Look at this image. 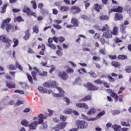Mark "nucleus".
Wrapping results in <instances>:
<instances>
[{
  "mask_svg": "<svg viewBox=\"0 0 131 131\" xmlns=\"http://www.w3.org/2000/svg\"><path fill=\"white\" fill-rule=\"evenodd\" d=\"M11 21V18H7L6 19L3 20L2 25H1V28L2 29H4L5 27V29L7 32H10L12 30L13 31L14 27L12 26L11 24H9Z\"/></svg>",
  "mask_w": 131,
  "mask_h": 131,
  "instance_id": "f257e3e1",
  "label": "nucleus"
},
{
  "mask_svg": "<svg viewBox=\"0 0 131 131\" xmlns=\"http://www.w3.org/2000/svg\"><path fill=\"white\" fill-rule=\"evenodd\" d=\"M47 74H48V72L43 71L42 73H40L36 68H34L33 71L31 72L32 76L35 81L37 80V78H36L37 75H40V76H47Z\"/></svg>",
  "mask_w": 131,
  "mask_h": 131,
  "instance_id": "f03ea898",
  "label": "nucleus"
},
{
  "mask_svg": "<svg viewBox=\"0 0 131 131\" xmlns=\"http://www.w3.org/2000/svg\"><path fill=\"white\" fill-rule=\"evenodd\" d=\"M0 40H2L3 42H6L7 48H10V47H11V45L13 43L11 39H10L9 37H7L6 35H2L0 36Z\"/></svg>",
  "mask_w": 131,
  "mask_h": 131,
  "instance_id": "7ed1b4c3",
  "label": "nucleus"
},
{
  "mask_svg": "<svg viewBox=\"0 0 131 131\" xmlns=\"http://www.w3.org/2000/svg\"><path fill=\"white\" fill-rule=\"evenodd\" d=\"M76 126H77V129L86 128L88 127V123L84 121L77 120L75 122Z\"/></svg>",
  "mask_w": 131,
  "mask_h": 131,
  "instance_id": "20e7f679",
  "label": "nucleus"
},
{
  "mask_svg": "<svg viewBox=\"0 0 131 131\" xmlns=\"http://www.w3.org/2000/svg\"><path fill=\"white\" fill-rule=\"evenodd\" d=\"M43 85L44 88H47V89H54V88H57V83L55 81L51 80L45 82Z\"/></svg>",
  "mask_w": 131,
  "mask_h": 131,
  "instance_id": "39448f33",
  "label": "nucleus"
},
{
  "mask_svg": "<svg viewBox=\"0 0 131 131\" xmlns=\"http://www.w3.org/2000/svg\"><path fill=\"white\" fill-rule=\"evenodd\" d=\"M38 124H42L43 123V119H47L48 118V113H47L46 115H43L42 114H40L38 115Z\"/></svg>",
  "mask_w": 131,
  "mask_h": 131,
  "instance_id": "423d86ee",
  "label": "nucleus"
},
{
  "mask_svg": "<svg viewBox=\"0 0 131 131\" xmlns=\"http://www.w3.org/2000/svg\"><path fill=\"white\" fill-rule=\"evenodd\" d=\"M106 91L107 93H109V94L111 95V97L114 99L115 102L118 101V95H117L115 92H113V90L111 89H107Z\"/></svg>",
  "mask_w": 131,
  "mask_h": 131,
  "instance_id": "0eeeda50",
  "label": "nucleus"
},
{
  "mask_svg": "<svg viewBox=\"0 0 131 131\" xmlns=\"http://www.w3.org/2000/svg\"><path fill=\"white\" fill-rule=\"evenodd\" d=\"M57 89L58 90L59 93L58 94H53V97H56V98H61V97H63L64 96V94H65V91L63 90V89L58 87L57 88Z\"/></svg>",
  "mask_w": 131,
  "mask_h": 131,
  "instance_id": "6e6552de",
  "label": "nucleus"
},
{
  "mask_svg": "<svg viewBox=\"0 0 131 131\" xmlns=\"http://www.w3.org/2000/svg\"><path fill=\"white\" fill-rule=\"evenodd\" d=\"M86 86L88 91H98L99 90V88L98 86H94V85L91 82H88Z\"/></svg>",
  "mask_w": 131,
  "mask_h": 131,
  "instance_id": "1a4fd4ad",
  "label": "nucleus"
},
{
  "mask_svg": "<svg viewBox=\"0 0 131 131\" xmlns=\"http://www.w3.org/2000/svg\"><path fill=\"white\" fill-rule=\"evenodd\" d=\"M58 76L60 77L62 80H67L68 79V74H67L66 72H59Z\"/></svg>",
  "mask_w": 131,
  "mask_h": 131,
  "instance_id": "9d476101",
  "label": "nucleus"
},
{
  "mask_svg": "<svg viewBox=\"0 0 131 131\" xmlns=\"http://www.w3.org/2000/svg\"><path fill=\"white\" fill-rule=\"evenodd\" d=\"M6 87L10 90L16 89V83L7 81H6Z\"/></svg>",
  "mask_w": 131,
  "mask_h": 131,
  "instance_id": "9b49d317",
  "label": "nucleus"
},
{
  "mask_svg": "<svg viewBox=\"0 0 131 131\" xmlns=\"http://www.w3.org/2000/svg\"><path fill=\"white\" fill-rule=\"evenodd\" d=\"M62 23L61 20H55L54 24L53 25V27L56 28L57 30L62 29V26L59 24H61Z\"/></svg>",
  "mask_w": 131,
  "mask_h": 131,
  "instance_id": "f8f14e48",
  "label": "nucleus"
},
{
  "mask_svg": "<svg viewBox=\"0 0 131 131\" xmlns=\"http://www.w3.org/2000/svg\"><path fill=\"white\" fill-rule=\"evenodd\" d=\"M68 124V122H61L60 123L56 125L54 128H57V129H63L66 127V125Z\"/></svg>",
  "mask_w": 131,
  "mask_h": 131,
  "instance_id": "ddd939ff",
  "label": "nucleus"
},
{
  "mask_svg": "<svg viewBox=\"0 0 131 131\" xmlns=\"http://www.w3.org/2000/svg\"><path fill=\"white\" fill-rule=\"evenodd\" d=\"M38 90L40 93L41 94H51L52 93V90H47L45 88H43L42 86H39L38 88Z\"/></svg>",
  "mask_w": 131,
  "mask_h": 131,
  "instance_id": "4468645a",
  "label": "nucleus"
},
{
  "mask_svg": "<svg viewBox=\"0 0 131 131\" xmlns=\"http://www.w3.org/2000/svg\"><path fill=\"white\" fill-rule=\"evenodd\" d=\"M114 15H115V17H114L115 21H122V20L123 19V16H122V14L119 13H115Z\"/></svg>",
  "mask_w": 131,
  "mask_h": 131,
  "instance_id": "2eb2a0df",
  "label": "nucleus"
},
{
  "mask_svg": "<svg viewBox=\"0 0 131 131\" xmlns=\"http://www.w3.org/2000/svg\"><path fill=\"white\" fill-rule=\"evenodd\" d=\"M71 10L72 11L73 14H78V13H80L81 11L78 6H72Z\"/></svg>",
  "mask_w": 131,
  "mask_h": 131,
  "instance_id": "dca6fc26",
  "label": "nucleus"
},
{
  "mask_svg": "<svg viewBox=\"0 0 131 131\" xmlns=\"http://www.w3.org/2000/svg\"><path fill=\"white\" fill-rule=\"evenodd\" d=\"M71 21V23L73 25V27H78L79 26V24L78 23V19H76V18L73 17Z\"/></svg>",
  "mask_w": 131,
  "mask_h": 131,
  "instance_id": "f3484780",
  "label": "nucleus"
},
{
  "mask_svg": "<svg viewBox=\"0 0 131 131\" xmlns=\"http://www.w3.org/2000/svg\"><path fill=\"white\" fill-rule=\"evenodd\" d=\"M37 124H38V122L37 121H33L31 122L30 125H29L30 129H32V130L36 129Z\"/></svg>",
  "mask_w": 131,
  "mask_h": 131,
  "instance_id": "a211bd4d",
  "label": "nucleus"
},
{
  "mask_svg": "<svg viewBox=\"0 0 131 131\" xmlns=\"http://www.w3.org/2000/svg\"><path fill=\"white\" fill-rule=\"evenodd\" d=\"M102 36H104L106 38H112V34L110 32V30L103 32Z\"/></svg>",
  "mask_w": 131,
  "mask_h": 131,
  "instance_id": "6ab92c4d",
  "label": "nucleus"
},
{
  "mask_svg": "<svg viewBox=\"0 0 131 131\" xmlns=\"http://www.w3.org/2000/svg\"><path fill=\"white\" fill-rule=\"evenodd\" d=\"M25 35L23 36L24 39L25 40H28L29 38H30V35H31V34L29 30H27L25 32Z\"/></svg>",
  "mask_w": 131,
  "mask_h": 131,
  "instance_id": "aec40b11",
  "label": "nucleus"
},
{
  "mask_svg": "<svg viewBox=\"0 0 131 131\" xmlns=\"http://www.w3.org/2000/svg\"><path fill=\"white\" fill-rule=\"evenodd\" d=\"M93 9L96 11V12H100V10H102L103 9V7H102V5H99V4L96 3L93 6Z\"/></svg>",
  "mask_w": 131,
  "mask_h": 131,
  "instance_id": "412c9836",
  "label": "nucleus"
},
{
  "mask_svg": "<svg viewBox=\"0 0 131 131\" xmlns=\"http://www.w3.org/2000/svg\"><path fill=\"white\" fill-rule=\"evenodd\" d=\"M118 61H122L123 60H127V56L126 55H119L117 57Z\"/></svg>",
  "mask_w": 131,
  "mask_h": 131,
  "instance_id": "4be33fe9",
  "label": "nucleus"
},
{
  "mask_svg": "<svg viewBox=\"0 0 131 131\" xmlns=\"http://www.w3.org/2000/svg\"><path fill=\"white\" fill-rule=\"evenodd\" d=\"M125 28H126V26H124V25H121L120 26V32L123 34H125L126 33Z\"/></svg>",
  "mask_w": 131,
  "mask_h": 131,
  "instance_id": "5701e85b",
  "label": "nucleus"
},
{
  "mask_svg": "<svg viewBox=\"0 0 131 131\" xmlns=\"http://www.w3.org/2000/svg\"><path fill=\"white\" fill-rule=\"evenodd\" d=\"M110 32L112 33V35H117L118 34V27H114L113 31H111Z\"/></svg>",
  "mask_w": 131,
  "mask_h": 131,
  "instance_id": "b1692460",
  "label": "nucleus"
},
{
  "mask_svg": "<svg viewBox=\"0 0 131 131\" xmlns=\"http://www.w3.org/2000/svg\"><path fill=\"white\" fill-rule=\"evenodd\" d=\"M114 12L116 13H122L123 12V8L121 6H118L116 9H114Z\"/></svg>",
  "mask_w": 131,
  "mask_h": 131,
  "instance_id": "393cba45",
  "label": "nucleus"
},
{
  "mask_svg": "<svg viewBox=\"0 0 131 131\" xmlns=\"http://www.w3.org/2000/svg\"><path fill=\"white\" fill-rule=\"evenodd\" d=\"M110 30V28L109 27V26H108L107 24H106L101 28L102 32H104V31H109Z\"/></svg>",
  "mask_w": 131,
  "mask_h": 131,
  "instance_id": "a878e982",
  "label": "nucleus"
},
{
  "mask_svg": "<svg viewBox=\"0 0 131 131\" xmlns=\"http://www.w3.org/2000/svg\"><path fill=\"white\" fill-rule=\"evenodd\" d=\"M99 19L101 21H104V20H109V16L107 15H102L99 16Z\"/></svg>",
  "mask_w": 131,
  "mask_h": 131,
  "instance_id": "bb28decb",
  "label": "nucleus"
},
{
  "mask_svg": "<svg viewBox=\"0 0 131 131\" xmlns=\"http://www.w3.org/2000/svg\"><path fill=\"white\" fill-rule=\"evenodd\" d=\"M90 100H92V96L91 95H88L85 96L83 98L81 99V101L86 102V101H90Z\"/></svg>",
  "mask_w": 131,
  "mask_h": 131,
  "instance_id": "cd10ccee",
  "label": "nucleus"
},
{
  "mask_svg": "<svg viewBox=\"0 0 131 131\" xmlns=\"http://www.w3.org/2000/svg\"><path fill=\"white\" fill-rule=\"evenodd\" d=\"M96 112H97V110L95 108H92L88 112L87 114H88V115H93V114H95Z\"/></svg>",
  "mask_w": 131,
  "mask_h": 131,
  "instance_id": "c85d7f7f",
  "label": "nucleus"
},
{
  "mask_svg": "<svg viewBox=\"0 0 131 131\" xmlns=\"http://www.w3.org/2000/svg\"><path fill=\"white\" fill-rule=\"evenodd\" d=\"M23 12H24V13H26V14H27V15L29 16V15H30V13H31V11L30 10V9H29V8L25 7L23 10Z\"/></svg>",
  "mask_w": 131,
  "mask_h": 131,
  "instance_id": "c756f323",
  "label": "nucleus"
},
{
  "mask_svg": "<svg viewBox=\"0 0 131 131\" xmlns=\"http://www.w3.org/2000/svg\"><path fill=\"white\" fill-rule=\"evenodd\" d=\"M60 11L61 12H68V11H69V7L65 6H62L60 7Z\"/></svg>",
  "mask_w": 131,
  "mask_h": 131,
  "instance_id": "7c9ffc66",
  "label": "nucleus"
},
{
  "mask_svg": "<svg viewBox=\"0 0 131 131\" xmlns=\"http://www.w3.org/2000/svg\"><path fill=\"white\" fill-rule=\"evenodd\" d=\"M73 110L71 108H67L64 111V114H73Z\"/></svg>",
  "mask_w": 131,
  "mask_h": 131,
  "instance_id": "2f4dec72",
  "label": "nucleus"
},
{
  "mask_svg": "<svg viewBox=\"0 0 131 131\" xmlns=\"http://www.w3.org/2000/svg\"><path fill=\"white\" fill-rule=\"evenodd\" d=\"M32 29L33 32H34V33H36V34H37V33L39 32V29H38V26L35 25L33 27Z\"/></svg>",
  "mask_w": 131,
  "mask_h": 131,
  "instance_id": "473e14b6",
  "label": "nucleus"
},
{
  "mask_svg": "<svg viewBox=\"0 0 131 131\" xmlns=\"http://www.w3.org/2000/svg\"><path fill=\"white\" fill-rule=\"evenodd\" d=\"M113 128H114L115 131H120L121 129V126L115 125L112 126Z\"/></svg>",
  "mask_w": 131,
  "mask_h": 131,
  "instance_id": "72a5a7b5",
  "label": "nucleus"
},
{
  "mask_svg": "<svg viewBox=\"0 0 131 131\" xmlns=\"http://www.w3.org/2000/svg\"><path fill=\"white\" fill-rule=\"evenodd\" d=\"M111 64L112 66H114V67H119V66H120V63L116 61L112 62Z\"/></svg>",
  "mask_w": 131,
  "mask_h": 131,
  "instance_id": "f704fd0d",
  "label": "nucleus"
},
{
  "mask_svg": "<svg viewBox=\"0 0 131 131\" xmlns=\"http://www.w3.org/2000/svg\"><path fill=\"white\" fill-rule=\"evenodd\" d=\"M21 124L22 125H24V126H29V122L26 120H23L21 121Z\"/></svg>",
  "mask_w": 131,
  "mask_h": 131,
  "instance_id": "c9c22d12",
  "label": "nucleus"
},
{
  "mask_svg": "<svg viewBox=\"0 0 131 131\" xmlns=\"http://www.w3.org/2000/svg\"><path fill=\"white\" fill-rule=\"evenodd\" d=\"M15 67L16 68H18L20 70V71H22L23 70V67H22V66L19 63L18 61L15 62Z\"/></svg>",
  "mask_w": 131,
  "mask_h": 131,
  "instance_id": "e433bc0d",
  "label": "nucleus"
},
{
  "mask_svg": "<svg viewBox=\"0 0 131 131\" xmlns=\"http://www.w3.org/2000/svg\"><path fill=\"white\" fill-rule=\"evenodd\" d=\"M27 76L29 82L32 83V82H33V79H32V76H31V75L29 73H27Z\"/></svg>",
  "mask_w": 131,
  "mask_h": 131,
  "instance_id": "4c0bfd02",
  "label": "nucleus"
},
{
  "mask_svg": "<svg viewBox=\"0 0 131 131\" xmlns=\"http://www.w3.org/2000/svg\"><path fill=\"white\" fill-rule=\"evenodd\" d=\"M121 124L123 125V126H130V125L129 124V122L128 121L124 122L123 121H122L121 122Z\"/></svg>",
  "mask_w": 131,
  "mask_h": 131,
  "instance_id": "58836bf2",
  "label": "nucleus"
},
{
  "mask_svg": "<svg viewBox=\"0 0 131 131\" xmlns=\"http://www.w3.org/2000/svg\"><path fill=\"white\" fill-rule=\"evenodd\" d=\"M118 7L117 4L114 5V6L112 7V9L108 11L109 14L113 13V12H114V10H115V9H117Z\"/></svg>",
  "mask_w": 131,
  "mask_h": 131,
  "instance_id": "ea45409f",
  "label": "nucleus"
},
{
  "mask_svg": "<svg viewBox=\"0 0 131 131\" xmlns=\"http://www.w3.org/2000/svg\"><path fill=\"white\" fill-rule=\"evenodd\" d=\"M105 113H106V111H105V110H103L101 112H100L99 113H98L97 115V117L100 118V117L102 116H104Z\"/></svg>",
  "mask_w": 131,
  "mask_h": 131,
  "instance_id": "a19ab883",
  "label": "nucleus"
},
{
  "mask_svg": "<svg viewBox=\"0 0 131 131\" xmlns=\"http://www.w3.org/2000/svg\"><path fill=\"white\" fill-rule=\"evenodd\" d=\"M31 4H32L33 9H34V10H36V8H37L36 2H35V1H32L31 2Z\"/></svg>",
  "mask_w": 131,
  "mask_h": 131,
  "instance_id": "79ce46f5",
  "label": "nucleus"
},
{
  "mask_svg": "<svg viewBox=\"0 0 131 131\" xmlns=\"http://www.w3.org/2000/svg\"><path fill=\"white\" fill-rule=\"evenodd\" d=\"M68 117L67 116H63V115H60V121H66V119H67Z\"/></svg>",
  "mask_w": 131,
  "mask_h": 131,
  "instance_id": "37998d69",
  "label": "nucleus"
},
{
  "mask_svg": "<svg viewBox=\"0 0 131 131\" xmlns=\"http://www.w3.org/2000/svg\"><path fill=\"white\" fill-rule=\"evenodd\" d=\"M94 83H96L97 84H102L103 81H102L100 79H97L94 81Z\"/></svg>",
  "mask_w": 131,
  "mask_h": 131,
  "instance_id": "c03bdc74",
  "label": "nucleus"
},
{
  "mask_svg": "<svg viewBox=\"0 0 131 131\" xmlns=\"http://www.w3.org/2000/svg\"><path fill=\"white\" fill-rule=\"evenodd\" d=\"M15 21H17V22H22L23 21H24V19L22 18L21 16H17L15 17Z\"/></svg>",
  "mask_w": 131,
  "mask_h": 131,
  "instance_id": "a18cd8bd",
  "label": "nucleus"
},
{
  "mask_svg": "<svg viewBox=\"0 0 131 131\" xmlns=\"http://www.w3.org/2000/svg\"><path fill=\"white\" fill-rule=\"evenodd\" d=\"M47 46L52 50H56V49H57V47L55 46V45L52 43L50 44H47Z\"/></svg>",
  "mask_w": 131,
  "mask_h": 131,
  "instance_id": "49530a36",
  "label": "nucleus"
},
{
  "mask_svg": "<svg viewBox=\"0 0 131 131\" xmlns=\"http://www.w3.org/2000/svg\"><path fill=\"white\" fill-rule=\"evenodd\" d=\"M7 7H8V5H5L3 7H2V10L1 11V13H2V14H4V13L6 12V11L7 10Z\"/></svg>",
  "mask_w": 131,
  "mask_h": 131,
  "instance_id": "de8ad7c7",
  "label": "nucleus"
},
{
  "mask_svg": "<svg viewBox=\"0 0 131 131\" xmlns=\"http://www.w3.org/2000/svg\"><path fill=\"white\" fill-rule=\"evenodd\" d=\"M89 74H90V76L94 78H96V77H97V74H96V73H95L93 71H90Z\"/></svg>",
  "mask_w": 131,
  "mask_h": 131,
  "instance_id": "09e8293b",
  "label": "nucleus"
},
{
  "mask_svg": "<svg viewBox=\"0 0 131 131\" xmlns=\"http://www.w3.org/2000/svg\"><path fill=\"white\" fill-rule=\"evenodd\" d=\"M13 41L14 42L13 48L17 47L19 43V41L17 39H13Z\"/></svg>",
  "mask_w": 131,
  "mask_h": 131,
  "instance_id": "8fccbe9b",
  "label": "nucleus"
},
{
  "mask_svg": "<svg viewBox=\"0 0 131 131\" xmlns=\"http://www.w3.org/2000/svg\"><path fill=\"white\" fill-rule=\"evenodd\" d=\"M66 72L67 73L71 74V73H73L74 72V70L73 69H71V68H69L68 69H67L66 70Z\"/></svg>",
  "mask_w": 131,
  "mask_h": 131,
  "instance_id": "3c124183",
  "label": "nucleus"
},
{
  "mask_svg": "<svg viewBox=\"0 0 131 131\" xmlns=\"http://www.w3.org/2000/svg\"><path fill=\"white\" fill-rule=\"evenodd\" d=\"M81 18L83 20H86L87 21H89V20H90V17L85 15H81Z\"/></svg>",
  "mask_w": 131,
  "mask_h": 131,
  "instance_id": "603ef678",
  "label": "nucleus"
},
{
  "mask_svg": "<svg viewBox=\"0 0 131 131\" xmlns=\"http://www.w3.org/2000/svg\"><path fill=\"white\" fill-rule=\"evenodd\" d=\"M102 84H103L104 86L106 88V89H109V88H110V85L109 83H107V82H104L102 81Z\"/></svg>",
  "mask_w": 131,
  "mask_h": 131,
  "instance_id": "864d4df0",
  "label": "nucleus"
},
{
  "mask_svg": "<svg viewBox=\"0 0 131 131\" xmlns=\"http://www.w3.org/2000/svg\"><path fill=\"white\" fill-rule=\"evenodd\" d=\"M105 126L106 127V129H105L106 130H108L109 129V128H110V127H111V126H112V123L108 122L106 124Z\"/></svg>",
  "mask_w": 131,
  "mask_h": 131,
  "instance_id": "5fc2aeb1",
  "label": "nucleus"
},
{
  "mask_svg": "<svg viewBox=\"0 0 131 131\" xmlns=\"http://www.w3.org/2000/svg\"><path fill=\"white\" fill-rule=\"evenodd\" d=\"M126 72H127L128 73H130L131 72V67L128 66V67H126V68L125 69Z\"/></svg>",
  "mask_w": 131,
  "mask_h": 131,
  "instance_id": "6e6d98bb",
  "label": "nucleus"
},
{
  "mask_svg": "<svg viewBox=\"0 0 131 131\" xmlns=\"http://www.w3.org/2000/svg\"><path fill=\"white\" fill-rule=\"evenodd\" d=\"M105 52H106V49H105V47L99 50V53H100V54H101L102 55H105Z\"/></svg>",
  "mask_w": 131,
  "mask_h": 131,
  "instance_id": "4d7b16f0",
  "label": "nucleus"
},
{
  "mask_svg": "<svg viewBox=\"0 0 131 131\" xmlns=\"http://www.w3.org/2000/svg\"><path fill=\"white\" fill-rule=\"evenodd\" d=\"M107 78L109 79L110 81H111L112 82H114V81H115V79L110 75L108 76Z\"/></svg>",
  "mask_w": 131,
  "mask_h": 131,
  "instance_id": "13d9d810",
  "label": "nucleus"
},
{
  "mask_svg": "<svg viewBox=\"0 0 131 131\" xmlns=\"http://www.w3.org/2000/svg\"><path fill=\"white\" fill-rule=\"evenodd\" d=\"M82 108H83V109H89V105L86 103H83L82 105Z\"/></svg>",
  "mask_w": 131,
  "mask_h": 131,
  "instance_id": "bf43d9fd",
  "label": "nucleus"
},
{
  "mask_svg": "<svg viewBox=\"0 0 131 131\" xmlns=\"http://www.w3.org/2000/svg\"><path fill=\"white\" fill-rule=\"evenodd\" d=\"M101 2L102 4L104 5V6H107L109 5V3H108V2H109V0H101Z\"/></svg>",
  "mask_w": 131,
  "mask_h": 131,
  "instance_id": "052dcab7",
  "label": "nucleus"
},
{
  "mask_svg": "<svg viewBox=\"0 0 131 131\" xmlns=\"http://www.w3.org/2000/svg\"><path fill=\"white\" fill-rule=\"evenodd\" d=\"M94 38L95 39H99V38H100V34H99L98 33H96L94 36Z\"/></svg>",
  "mask_w": 131,
  "mask_h": 131,
  "instance_id": "680f3d73",
  "label": "nucleus"
},
{
  "mask_svg": "<svg viewBox=\"0 0 131 131\" xmlns=\"http://www.w3.org/2000/svg\"><path fill=\"white\" fill-rule=\"evenodd\" d=\"M9 69L10 70H16V66H15L13 64H10L9 66Z\"/></svg>",
  "mask_w": 131,
  "mask_h": 131,
  "instance_id": "e2e57ef3",
  "label": "nucleus"
},
{
  "mask_svg": "<svg viewBox=\"0 0 131 131\" xmlns=\"http://www.w3.org/2000/svg\"><path fill=\"white\" fill-rule=\"evenodd\" d=\"M56 54L59 56H63V52H62L60 50L56 51Z\"/></svg>",
  "mask_w": 131,
  "mask_h": 131,
  "instance_id": "0e129e2a",
  "label": "nucleus"
},
{
  "mask_svg": "<svg viewBox=\"0 0 131 131\" xmlns=\"http://www.w3.org/2000/svg\"><path fill=\"white\" fill-rule=\"evenodd\" d=\"M108 58L111 60H115L117 58V56L116 55H108Z\"/></svg>",
  "mask_w": 131,
  "mask_h": 131,
  "instance_id": "69168bd1",
  "label": "nucleus"
},
{
  "mask_svg": "<svg viewBox=\"0 0 131 131\" xmlns=\"http://www.w3.org/2000/svg\"><path fill=\"white\" fill-rule=\"evenodd\" d=\"M48 111L49 112V114H48V116L51 117L52 115H53V114L54 113V111L51 110H48Z\"/></svg>",
  "mask_w": 131,
  "mask_h": 131,
  "instance_id": "338daca9",
  "label": "nucleus"
},
{
  "mask_svg": "<svg viewBox=\"0 0 131 131\" xmlns=\"http://www.w3.org/2000/svg\"><path fill=\"white\" fill-rule=\"evenodd\" d=\"M23 104V101L19 100L15 103V106H20Z\"/></svg>",
  "mask_w": 131,
  "mask_h": 131,
  "instance_id": "774afa93",
  "label": "nucleus"
}]
</instances>
